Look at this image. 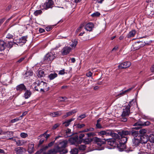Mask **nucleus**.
I'll return each instance as SVG.
<instances>
[{"label": "nucleus", "instance_id": "obj_29", "mask_svg": "<svg viewBox=\"0 0 154 154\" xmlns=\"http://www.w3.org/2000/svg\"><path fill=\"white\" fill-rule=\"evenodd\" d=\"M85 134L87 136V138H92L94 137V136L96 135L95 133L93 132L86 133Z\"/></svg>", "mask_w": 154, "mask_h": 154}, {"label": "nucleus", "instance_id": "obj_36", "mask_svg": "<svg viewBox=\"0 0 154 154\" xmlns=\"http://www.w3.org/2000/svg\"><path fill=\"white\" fill-rule=\"evenodd\" d=\"M71 154H77L78 152V150L77 148H74L72 149L70 151Z\"/></svg>", "mask_w": 154, "mask_h": 154}, {"label": "nucleus", "instance_id": "obj_35", "mask_svg": "<svg viewBox=\"0 0 154 154\" xmlns=\"http://www.w3.org/2000/svg\"><path fill=\"white\" fill-rule=\"evenodd\" d=\"M148 140L151 143H154V135L153 134H150Z\"/></svg>", "mask_w": 154, "mask_h": 154}, {"label": "nucleus", "instance_id": "obj_16", "mask_svg": "<svg viewBox=\"0 0 154 154\" xmlns=\"http://www.w3.org/2000/svg\"><path fill=\"white\" fill-rule=\"evenodd\" d=\"M26 86L23 84H21L17 85L15 88L17 91L19 92H22L26 90Z\"/></svg>", "mask_w": 154, "mask_h": 154}, {"label": "nucleus", "instance_id": "obj_13", "mask_svg": "<svg viewBox=\"0 0 154 154\" xmlns=\"http://www.w3.org/2000/svg\"><path fill=\"white\" fill-rule=\"evenodd\" d=\"M71 50V47L68 46H65L63 47L60 51L62 55H67L68 54Z\"/></svg>", "mask_w": 154, "mask_h": 154}, {"label": "nucleus", "instance_id": "obj_20", "mask_svg": "<svg viewBox=\"0 0 154 154\" xmlns=\"http://www.w3.org/2000/svg\"><path fill=\"white\" fill-rule=\"evenodd\" d=\"M25 148L21 147L15 148L14 150L16 151L17 154H22L25 151Z\"/></svg>", "mask_w": 154, "mask_h": 154}, {"label": "nucleus", "instance_id": "obj_62", "mask_svg": "<svg viewBox=\"0 0 154 154\" xmlns=\"http://www.w3.org/2000/svg\"><path fill=\"white\" fill-rule=\"evenodd\" d=\"M55 142V141H52L50 142L48 144V146L49 147H50L52 146L54 144V143Z\"/></svg>", "mask_w": 154, "mask_h": 154}, {"label": "nucleus", "instance_id": "obj_15", "mask_svg": "<svg viewBox=\"0 0 154 154\" xmlns=\"http://www.w3.org/2000/svg\"><path fill=\"white\" fill-rule=\"evenodd\" d=\"M130 62L126 61L121 63L118 66V68L120 69H125L129 67L131 65Z\"/></svg>", "mask_w": 154, "mask_h": 154}, {"label": "nucleus", "instance_id": "obj_19", "mask_svg": "<svg viewBox=\"0 0 154 154\" xmlns=\"http://www.w3.org/2000/svg\"><path fill=\"white\" fill-rule=\"evenodd\" d=\"M78 136L77 135L73 137H70L69 139V142L72 144H74L77 143L78 141Z\"/></svg>", "mask_w": 154, "mask_h": 154}, {"label": "nucleus", "instance_id": "obj_21", "mask_svg": "<svg viewBox=\"0 0 154 154\" xmlns=\"http://www.w3.org/2000/svg\"><path fill=\"white\" fill-rule=\"evenodd\" d=\"M94 137L92 138H87L85 139H83V142L85 144H91V142L94 141Z\"/></svg>", "mask_w": 154, "mask_h": 154}, {"label": "nucleus", "instance_id": "obj_14", "mask_svg": "<svg viewBox=\"0 0 154 154\" xmlns=\"http://www.w3.org/2000/svg\"><path fill=\"white\" fill-rule=\"evenodd\" d=\"M138 137L139 138L141 143H146L148 141L149 136L147 134L142 135L138 136Z\"/></svg>", "mask_w": 154, "mask_h": 154}, {"label": "nucleus", "instance_id": "obj_11", "mask_svg": "<svg viewBox=\"0 0 154 154\" xmlns=\"http://www.w3.org/2000/svg\"><path fill=\"white\" fill-rule=\"evenodd\" d=\"M85 29L87 31L91 32L92 31L94 27V24L92 22H89L88 23L84 22L83 23Z\"/></svg>", "mask_w": 154, "mask_h": 154}, {"label": "nucleus", "instance_id": "obj_27", "mask_svg": "<svg viewBox=\"0 0 154 154\" xmlns=\"http://www.w3.org/2000/svg\"><path fill=\"white\" fill-rule=\"evenodd\" d=\"M37 72V75L38 77L42 78L45 75V72L42 70H38Z\"/></svg>", "mask_w": 154, "mask_h": 154}, {"label": "nucleus", "instance_id": "obj_43", "mask_svg": "<svg viewBox=\"0 0 154 154\" xmlns=\"http://www.w3.org/2000/svg\"><path fill=\"white\" fill-rule=\"evenodd\" d=\"M86 146L85 145H82L79 146V149L80 150H84L85 149Z\"/></svg>", "mask_w": 154, "mask_h": 154}, {"label": "nucleus", "instance_id": "obj_49", "mask_svg": "<svg viewBox=\"0 0 154 154\" xmlns=\"http://www.w3.org/2000/svg\"><path fill=\"white\" fill-rule=\"evenodd\" d=\"M20 120H21V118H20L19 117L18 118H16L14 119H12L11 121L10 122L11 123H13Z\"/></svg>", "mask_w": 154, "mask_h": 154}, {"label": "nucleus", "instance_id": "obj_28", "mask_svg": "<svg viewBox=\"0 0 154 154\" xmlns=\"http://www.w3.org/2000/svg\"><path fill=\"white\" fill-rule=\"evenodd\" d=\"M57 76V74L56 73L54 72L50 74L48 76V78L50 80H52Z\"/></svg>", "mask_w": 154, "mask_h": 154}, {"label": "nucleus", "instance_id": "obj_61", "mask_svg": "<svg viewBox=\"0 0 154 154\" xmlns=\"http://www.w3.org/2000/svg\"><path fill=\"white\" fill-rule=\"evenodd\" d=\"M7 133H8V132L3 131L0 128V135L5 134Z\"/></svg>", "mask_w": 154, "mask_h": 154}, {"label": "nucleus", "instance_id": "obj_6", "mask_svg": "<svg viewBox=\"0 0 154 154\" xmlns=\"http://www.w3.org/2000/svg\"><path fill=\"white\" fill-rule=\"evenodd\" d=\"M116 147H117L119 150L120 151H123L125 150L127 152L133 151L132 148H127V146L125 144L122 143L120 142H117Z\"/></svg>", "mask_w": 154, "mask_h": 154}, {"label": "nucleus", "instance_id": "obj_59", "mask_svg": "<svg viewBox=\"0 0 154 154\" xmlns=\"http://www.w3.org/2000/svg\"><path fill=\"white\" fill-rule=\"evenodd\" d=\"M13 37V35L8 33L6 36V38L9 39L12 38Z\"/></svg>", "mask_w": 154, "mask_h": 154}, {"label": "nucleus", "instance_id": "obj_10", "mask_svg": "<svg viewBox=\"0 0 154 154\" xmlns=\"http://www.w3.org/2000/svg\"><path fill=\"white\" fill-rule=\"evenodd\" d=\"M27 38V36H23L20 38L16 42H14L13 43L18 45L21 46L26 43Z\"/></svg>", "mask_w": 154, "mask_h": 154}, {"label": "nucleus", "instance_id": "obj_47", "mask_svg": "<svg viewBox=\"0 0 154 154\" xmlns=\"http://www.w3.org/2000/svg\"><path fill=\"white\" fill-rule=\"evenodd\" d=\"M33 72L31 70L27 71L25 74L27 75V76H31L32 75Z\"/></svg>", "mask_w": 154, "mask_h": 154}, {"label": "nucleus", "instance_id": "obj_44", "mask_svg": "<svg viewBox=\"0 0 154 154\" xmlns=\"http://www.w3.org/2000/svg\"><path fill=\"white\" fill-rule=\"evenodd\" d=\"M59 98L60 99V102L66 101V100L67 98L66 97H60Z\"/></svg>", "mask_w": 154, "mask_h": 154}, {"label": "nucleus", "instance_id": "obj_38", "mask_svg": "<svg viewBox=\"0 0 154 154\" xmlns=\"http://www.w3.org/2000/svg\"><path fill=\"white\" fill-rule=\"evenodd\" d=\"M77 112V110L76 109L73 110L71 111L67 112V116H69L70 115H72L74 113L76 112Z\"/></svg>", "mask_w": 154, "mask_h": 154}, {"label": "nucleus", "instance_id": "obj_64", "mask_svg": "<svg viewBox=\"0 0 154 154\" xmlns=\"http://www.w3.org/2000/svg\"><path fill=\"white\" fill-rule=\"evenodd\" d=\"M92 75V73L91 71H89L88 72L86 73V75L88 77H90Z\"/></svg>", "mask_w": 154, "mask_h": 154}, {"label": "nucleus", "instance_id": "obj_26", "mask_svg": "<svg viewBox=\"0 0 154 154\" xmlns=\"http://www.w3.org/2000/svg\"><path fill=\"white\" fill-rule=\"evenodd\" d=\"M63 7H61L64 9H67L70 7L71 3L68 2H65L63 3Z\"/></svg>", "mask_w": 154, "mask_h": 154}, {"label": "nucleus", "instance_id": "obj_60", "mask_svg": "<svg viewBox=\"0 0 154 154\" xmlns=\"http://www.w3.org/2000/svg\"><path fill=\"white\" fill-rule=\"evenodd\" d=\"M28 112L27 111H25L24 112H23L22 114L19 117L20 118H21V120L22 119V118L23 116H25L27 113Z\"/></svg>", "mask_w": 154, "mask_h": 154}, {"label": "nucleus", "instance_id": "obj_41", "mask_svg": "<svg viewBox=\"0 0 154 154\" xmlns=\"http://www.w3.org/2000/svg\"><path fill=\"white\" fill-rule=\"evenodd\" d=\"M49 147L48 146H46L44 147H43L42 149H41L39 151H38L39 152V154L40 153H41L42 152H43L44 151H45L46 150H47L48 148Z\"/></svg>", "mask_w": 154, "mask_h": 154}, {"label": "nucleus", "instance_id": "obj_54", "mask_svg": "<svg viewBox=\"0 0 154 154\" xmlns=\"http://www.w3.org/2000/svg\"><path fill=\"white\" fill-rule=\"evenodd\" d=\"M135 87V85H133L132 87H131L128 89L127 90H125V92H126V93L127 92L130 91L132 90L133 89H134Z\"/></svg>", "mask_w": 154, "mask_h": 154}, {"label": "nucleus", "instance_id": "obj_1", "mask_svg": "<svg viewBox=\"0 0 154 154\" xmlns=\"http://www.w3.org/2000/svg\"><path fill=\"white\" fill-rule=\"evenodd\" d=\"M68 142L67 140H64L60 142L56 146L49 150L46 154H66L68 152V150L65 149L67 146Z\"/></svg>", "mask_w": 154, "mask_h": 154}, {"label": "nucleus", "instance_id": "obj_22", "mask_svg": "<svg viewBox=\"0 0 154 154\" xmlns=\"http://www.w3.org/2000/svg\"><path fill=\"white\" fill-rule=\"evenodd\" d=\"M25 92L24 94V97L26 99L29 98L32 94V92L30 90H27L26 89V90L24 91Z\"/></svg>", "mask_w": 154, "mask_h": 154}, {"label": "nucleus", "instance_id": "obj_17", "mask_svg": "<svg viewBox=\"0 0 154 154\" xmlns=\"http://www.w3.org/2000/svg\"><path fill=\"white\" fill-rule=\"evenodd\" d=\"M129 106H126L125 109H123V111L122 114V116H128L130 113V109L129 108Z\"/></svg>", "mask_w": 154, "mask_h": 154}, {"label": "nucleus", "instance_id": "obj_46", "mask_svg": "<svg viewBox=\"0 0 154 154\" xmlns=\"http://www.w3.org/2000/svg\"><path fill=\"white\" fill-rule=\"evenodd\" d=\"M76 127L78 128H81L82 127H84L85 126V125L84 124H78L75 125Z\"/></svg>", "mask_w": 154, "mask_h": 154}, {"label": "nucleus", "instance_id": "obj_3", "mask_svg": "<svg viewBox=\"0 0 154 154\" xmlns=\"http://www.w3.org/2000/svg\"><path fill=\"white\" fill-rule=\"evenodd\" d=\"M33 85L34 86L35 90L40 92H45L48 91L49 87H47V83L42 81H37L33 83Z\"/></svg>", "mask_w": 154, "mask_h": 154}, {"label": "nucleus", "instance_id": "obj_7", "mask_svg": "<svg viewBox=\"0 0 154 154\" xmlns=\"http://www.w3.org/2000/svg\"><path fill=\"white\" fill-rule=\"evenodd\" d=\"M123 131V130L122 131H119L118 132V134L119 137L116 138L117 139V141L118 142H120L122 143L125 144L127 142L128 138L126 137L127 135H125L122 134V132Z\"/></svg>", "mask_w": 154, "mask_h": 154}, {"label": "nucleus", "instance_id": "obj_9", "mask_svg": "<svg viewBox=\"0 0 154 154\" xmlns=\"http://www.w3.org/2000/svg\"><path fill=\"white\" fill-rule=\"evenodd\" d=\"M56 58L55 54L54 52H48L44 57V60L45 61H52Z\"/></svg>", "mask_w": 154, "mask_h": 154}, {"label": "nucleus", "instance_id": "obj_45", "mask_svg": "<svg viewBox=\"0 0 154 154\" xmlns=\"http://www.w3.org/2000/svg\"><path fill=\"white\" fill-rule=\"evenodd\" d=\"M103 127L100 123H97L96 125V129H101Z\"/></svg>", "mask_w": 154, "mask_h": 154}, {"label": "nucleus", "instance_id": "obj_24", "mask_svg": "<svg viewBox=\"0 0 154 154\" xmlns=\"http://www.w3.org/2000/svg\"><path fill=\"white\" fill-rule=\"evenodd\" d=\"M5 46V43L3 41L0 40V51L4 50Z\"/></svg>", "mask_w": 154, "mask_h": 154}, {"label": "nucleus", "instance_id": "obj_40", "mask_svg": "<svg viewBox=\"0 0 154 154\" xmlns=\"http://www.w3.org/2000/svg\"><path fill=\"white\" fill-rule=\"evenodd\" d=\"M42 13V11L41 10H36L34 13L35 16H37L38 15L41 14Z\"/></svg>", "mask_w": 154, "mask_h": 154}, {"label": "nucleus", "instance_id": "obj_8", "mask_svg": "<svg viewBox=\"0 0 154 154\" xmlns=\"http://www.w3.org/2000/svg\"><path fill=\"white\" fill-rule=\"evenodd\" d=\"M54 5V2L53 0H46L45 3L42 5V6L43 9L47 10L49 8H52Z\"/></svg>", "mask_w": 154, "mask_h": 154}, {"label": "nucleus", "instance_id": "obj_51", "mask_svg": "<svg viewBox=\"0 0 154 154\" xmlns=\"http://www.w3.org/2000/svg\"><path fill=\"white\" fill-rule=\"evenodd\" d=\"M67 72H65V69H63L61 70H60L58 73V74L60 75H63L67 73Z\"/></svg>", "mask_w": 154, "mask_h": 154}, {"label": "nucleus", "instance_id": "obj_63", "mask_svg": "<svg viewBox=\"0 0 154 154\" xmlns=\"http://www.w3.org/2000/svg\"><path fill=\"white\" fill-rule=\"evenodd\" d=\"M125 116H122V118L121 119V121L123 122H125L127 121V119L125 117Z\"/></svg>", "mask_w": 154, "mask_h": 154}, {"label": "nucleus", "instance_id": "obj_4", "mask_svg": "<svg viewBox=\"0 0 154 154\" xmlns=\"http://www.w3.org/2000/svg\"><path fill=\"white\" fill-rule=\"evenodd\" d=\"M98 135L100 136L105 135L106 136H111L114 138H117L119 136L118 135L114 133V131L111 129H106L104 131L96 132Z\"/></svg>", "mask_w": 154, "mask_h": 154}, {"label": "nucleus", "instance_id": "obj_12", "mask_svg": "<svg viewBox=\"0 0 154 154\" xmlns=\"http://www.w3.org/2000/svg\"><path fill=\"white\" fill-rule=\"evenodd\" d=\"M106 142L107 141L108 145L113 147H116L117 143V139L116 138H113L106 139Z\"/></svg>", "mask_w": 154, "mask_h": 154}, {"label": "nucleus", "instance_id": "obj_5", "mask_svg": "<svg viewBox=\"0 0 154 154\" xmlns=\"http://www.w3.org/2000/svg\"><path fill=\"white\" fill-rule=\"evenodd\" d=\"M94 142L97 144L98 147L100 148L99 150H102L104 149L103 145L106 143V141L105 139H102L98 138L97 137H94Z\"/></svg>", "mask_w": 154, "mask_h": 154}, {"label": "nucleus", "instance_id": "obj_37", "mask_svg": "<svg viewBox=\"0 0 154 154\" xmlns=\"http://www.w3.org/2000/svg\"><path fill=\"white\" fill-rule=\"evenodd\" d=\"M83 23H81L79 27H78L76 30L75 33H77L80 32L82 30V29L84 27Z\"/></svg>", "mask_w": 154, "mask_h": 154}, {"label": "nucleus", "instance_id": "obj_52", "mask_svg": "<svg viewBox=\"0 0 154 154\" xmlns=\"http://www.w3.org/2000/svg\"><path fill=\"white\" fill-rule=\"evenodd\" d=\"M20 136L21 137L25 138L28 136V135L26 133H20Z\"/></svg>", "mask_w": 154, "mask_h": 154}, {"label": "nucleus", "instance_id": "obj_23", "mask_svg": "<svg viewBox=\"0 0 154 154\" xmlns=\"http://www.w3.org/2000/svg\"><path fill=\"white\" fill-rule=\"evenodd\" d=\"M34 144L32 143L29 144L28 151L29 153H32L34 152Z\"/></svg>", "mask_w": 154, "mask_h": 154}, {"label": "nucleus", "instance_id": "obj_2", "mask_svg": "<svg viewBox=\"0 0 154 154\" xmlns=\"http://www.w3.org/2000/svg\"><path fill=\"white\" fill-rule=\"evenodd\" d=\"M150 124V122L148 121L140 122H138L134 124V126H138L132 128L131 130H123V131L122 133L125 135H131L134 137V138H137L138 137L137 136L139 134V131L136 130L139 129L141 126H148Z\"/></svg>", "mask_w": 154, "mask_h": 154}, {"label": "nucleus", "instance_id": "obj_18", "mask_svg": "<svg viewBox=\"0 0 154 154\" xmlns=\"http://www.w3.org/2000/svg\"><path fill=\"white\" fill-rule=\"evenodd\" d=\"M132 145L135 147L138 146L140 143H141L139 138L138 137L137 138H134L132 140Z\"/></svg>", "mask_w": 154, "mask_h": 154}, {"label": "nucleus", "instance_id": "obj_57", "mask_svg": "<svg viewBox=\"0 0 154 154\" xmlns=\"http://www.w3.org/2000/svg\"><path fill=\"white\" fill-rule=\"evenodd\" d=\"M24 59V57H21L20 58L19 60H18V61L16 63L17 64H18L19 63H20Z\"/></svg>", "mask_w": 154, "mask_h": 154}, {"label": "nucleus", "instance_id": "obj_31", "mask_svg": "<svg viewBox=\"0 0 154 154\" xmlns=\"http://www.w3.org/2000/svg\"><path fill=\"white\" fill-rule=\"evenodd\" d=\"M73 120V119H71L65 121L63 123V124L64 125L65 127H67L69 125L70 123Z\"/></svg>", "mask_w": 154, "mask_h": 154}, {"label": "nucleus", "instance_id": "obj_56", "mask_svg": "<svg viewBox=\"0 0 154 154\" xmlns=\"http://www.w3.org/2000/svg\"><path fill=\"white\" fill-rule=\"evenodd\" d=\"M86 116L85 114H83L79 116V118H80V120L85 118Z\"/></svg>", "mask_w": 154, "mask_h": 154}, {"label": "nucleus", "instance_id": "obj_42", "mask_svg": "<svg viewBox=\"0 0 154 154\" xmlns=\"http://www.w3.org/2000/svg\"><path fill=\"white\" fill-rule=\"evenodd\" d=\"M100 15V13L98 12H97L94 13L91 15V16L93 17H98Z\"/></svg>", "mask_w": 154, "mask_h": 154}, {"label": "nucleus", "instance_id": "obj_55", "mask_svg": "<svg viewBox=\"0 0 154 154\" xmlns=\"http://www.w3.org/2000/svg\"><path fill=\"white\" fill-rule=\"evenodd\" d=\"M53 27L51 26H48L46 27L45 29L47 31H51Z\"/></svg>", "mask_w": 154, "mask_h": 154}, {"label": "nucleus", "instance_id": "obj_58", "mask_svg": "<svg viewBox=\"0 0 154 154\" xmlns=\"http://www.w3.org/2000/svg\"><path fill=\"white\" fill-rule=\"evenodd\" d=\"M44 141V139L43 138H41L39 141V143L38 144V146H39L42 144L43 143Z\"/></svg>", "mask_w": 154, "mask_h": 154}, {"label": "nucleus", "instance_id": "obj_34", "mask_svg": "<svg viewBox=\"0 0 154 154\" xmlns=\"http://www.w3.org/2000/svg\"><path fill=\"white\" fill-rule=\"evenodd\" d=\"M140 134V136L146 134V130L145 129H141L139 131Z\"/></svg>", "mask_w": 154, "mask_h": 154}, {"label": "nucleus", "instance_id": "obj_30", "mask_svg": "<svg viewBox=\"0 0 154 154\" xmlns=\"http://www.w3.org/2000/svg\"><path fill=\"white\" fill-rule=\"evenodd\" d=\"M136 31L134 30L131 31L130 32L128 35H127V37L128 38H130L131 37H134L135 34H136Z\"/></svg>", "mask_w": 154, "mask_h": 154}, {"label": "nucleus", "instance_id": "obj_33", "mask_svg": "<svg viewBox=\"0 0 154 154\" xmlns=\"http://www.w3.org/2000/svg\"><path fill=\"white\" fill-rule=\"evenodd\" d=\"M94 130V128H86L84 130L80 131V132H88V131H93Z\"/></svg>", "mask_w": 154, "mask_h": 154}, {"label": "nucleus", "instance_id": "obj_32", "mask_svg": "<svg viewBox=\"0 0 154 154\" xmlns=\"http://www.w3.org/2000/svg\"><path fill=\"white\" fill-rule=\"evenodd\" d=\"M132 48L135 50H138L140 48L138 42L134 44L132 46Z\"/></svg>", "mask_w": 154, "mask_h": 154}, {"label": "nucleus", "instance_id": "obj_48", "mask_svg": "<svg viewBox=\"0 0 154 154\" xmlns=\"http://www.w3.org/2000/svg\"><path fill=\"white\" fill-rule=\"evenodd\" d=\"M60 124L59 123H57L54 124L52 127L53 130H55L56 129L57 127L60 125Z\"/></svg>", "mask_w": 154, "mask_h": 154}, {"label": "nucleus", "instance_id": "obj_50", "mask_svg": "<svg viewBox=\"0 0 154 154\" xmlns=\"http://www.w3.org/2000/svg\"><path fill=\"white\" fill-rule=\"evenodd\" d=\"M138 43H139V47L140 48L141 47H143L145 45V44L144 43V42H138Z\"/></svg>", "mask_w": 154, "mask_h": 154}, {"label": "nucleus", "instance_id": "obj_25", "mask_svg": "<svg viewBox=\"0 0 154 154\" xmlns=\"http://www.w3.org/2000/svg\"><path fill=\"white\" fill-rule=\"evenodd\" d=\"M61 115V111L55 112H51L50 113L49 115L52 117H56L60 116Z\"/></svg>", "mask_w": 154, "mask_h": 154}, {"label": "nucleus", "instance_id": "obj_39", "mask_svg": "<svg viewBox=\"0 0 154 154\" xmlns=\"http://www.w3.org/2000/svg\"><path fill=\"white\" fill-rule=\"evenodd\" d=\"M72 43L71 46L72 47L75 48L78 44V41L76 39H75L72 41Z\"/></svg>", "mask_w": 154, "mask_h": 154}, {"label": "nucleus", "instance_id": "obj_53", "mask_svg": "<svg viewBox=\"0 0 154 154\" xmlns=\"http://www.w3.org/2000/svg\"><path fill=\"white\" fill-rule=\"evenodd\" d=\"M46 133L47 132L45 133L42 135H41V136H44L46 138V140H47V139L50 137V135L49 134H47Z\"/></svg>", "mask_w": 154, "mask_h": 154}]
</instances>
